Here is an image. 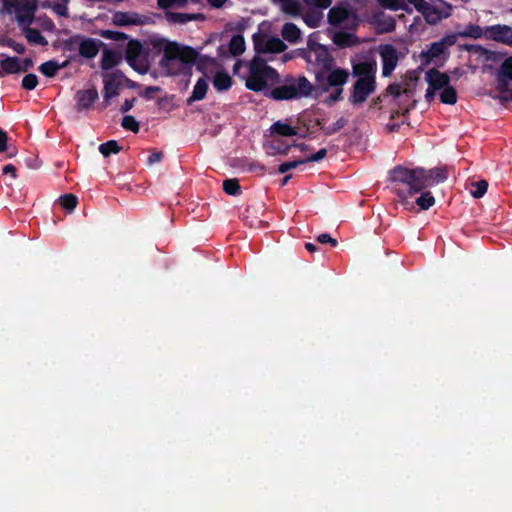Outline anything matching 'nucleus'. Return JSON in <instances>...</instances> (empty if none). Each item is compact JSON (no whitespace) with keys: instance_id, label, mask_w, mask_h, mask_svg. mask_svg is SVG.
I'll list each match as a JSON object with an SVG mask.
<instances>
[{"instance_id":"nucleus-1","label":"nucleus","mask_w":512,"mask_h":512,"mask_svg":"<svg viewBox=\"0 0 512 512\" xmlns=\"http://www.w3.org/2000/svg\"><path fill=\"white\" fill-rule=\"evenodd\" d=\"M447 179L446 171L442 168L425 170L423 168L407 169L396 167L391 171V180L405 184L409 193L414 194L422 189L437 185Z\"/></svg>"},{"instance_id":"nucleus-2","label":"nucleus","mask_w":512,"mask_h":512,"mask_svg":"<svg viewBox=\"0 0 512 512\" xmlns=\"http://www.w3.org/2000/svg\"><path fill=\"white\" fill-rule=\"evenodd\" d=\"M376 71L375 61H363L353 65V74L358 78L349 99L353 105H361L375 91Z\"/></svg>"},{"instance_id":"nucleus-3","label":"nucleus","mask_w":512,"mask_h":512,"mask_svg":"<svg viewBox=\"0 0 512 512\" xmlns=\"http://www.w3.org/2000/svg\"><path fill=\"white\" fill-rule=\"evenodd\" d=\"M196 58L197 52L193 48L169 42L164 47L160 65L169 75H177L185 72Z\"/></svg>"},{"instance_id":"nucleus-4","label":"nucleus","mask_w":512,"mask_h":512,"mask_svg":"<svg viewBox=\"0 0 512 512\" xmlns=\"http://www.w3.org/2000/svg\"><path fill=\"white\" fill-rule=\"evenodd\" d=\"M278 80V73L275 69L268 66L265 60L255 58L251 61L249 75L246 79V87L248 89L259 92L267 87L274 86Z\"/></svg>"},{"instance_id":"nucleus-5","label":"nucleus","mask_w":512,"mask_h":512,"mask_svg":"<svg viewBox=\"0 0 512 512\" xmlns=\"http://www.w3.org/2000/svg\"><path fill=\"white\" fill-rule=\"evenodd\" d=\"M349 76L348 70L334 66L327 72H316V82L324 92L334 88V91L325 99L326 103L333 104L342 98L343 86L348 82Z\"/></svg>"},{"instance_id":"nucleus-6","label":"nucleus","mask_w":512,"mask_h":512,"mask_svg":"<svg viewBox=\"0 0 512 512\" xmlns=\"http://www.w3.org/2000/svg\"><path fill=\"white\" fill-rule=\"evenodd\" d=\"M313 85L304 76L291 78L274 88L270 96L275 100H291L303 97H309L312 94Z\"/></svg>"},{"instance_id":"nucleus-7","label":"nucleus","mask_w":512,"mask_h":512,"mask_svg":"<svg viewBox=\"0 0 512 512\" xmlns=\"http://www.w3.org/2000/svg\"><path fill=\"white\" fill-rule=\"evenodd\" d=\"M418 11L425 21L435 25L451 15L452 6L444 0H407Z\"/></svg>"},{"instance_id":"nucleus-8","label":"nucleus","mask_w":512,"mask_h":512,"mask_svg":"<svg viewBox=\"0 0 512 512\" xmlns=\"http://www.w3.org/2000/svg\"><path fill=\"white\" fill-rule=\"evenodd\" d=\"M309 70L316 72H327L334 66V58L328 49L312 40H309L307 48L303 53Z\"/></svg>"},{"instance_id":"nucleus-9","label":"nucleus","mask_w":512,"mask_h":512,"mask_svg":"<svg viewBox=\"0 0 512 512\" xmlns=\"http://www.w3.org/2000/svg\"><path fill=\"white\" fill-rule=\"evenodd\" d=\"M420 74V71L408 72L402 82L390 85L387 92L395 97H400L401 95H406L407 97L413 96Z\"/></svg>"},{"instance_id":"nucleus-10","label":"nucleus","mask_w":512,"mask_h":512,"mask_svg":"<svg viewBox=\"0 0 512 512\" xmlns=\"http://www.w3.org/2000/svg\"><path fill=\"white\" fill-rule=\"evenodd\" d=\"M282 10L289 15L296 16L301 13L303 5L307 8H327L332 0H277Z\"/></svg>"},{"instance_id":"nucleus-11","label":"nucleus","mask_w":512,"mask_h":512,"mask_svg":"<svg viewBox=\"0 0 512 512\" xmlns=\"http://www.w3.org/2000/svg\"><path fill=\"white\" fill-rule=\"evenodd\" d=\"M428 88L426 90L425 98L427 101H431L437 91L441 92L446 86L449 85V76L445 73H441L435 69H431L426 72L425 76Z\"/></svg>"},{"instance_id":"nucleus-12","label":"nucleus","mask_w":512,"mask_h":512,"mask_svg":"<svg viewBox=\"0 0 512 512\" xmlns=\"http://www.w3.org/2000/svg\"><path fill=\"white\" fill-rule=\"evenodd\" d=\"M456 38L454 35H448L442 38L438 42L430 44L427 49H424L420 53V58L423 63H429L434 58H437L444 53L445 49L449 46L454 45Z\"/></svg>"},{"instance_id":"nucleus-13","label":"nucleus","mask_w":512,"mask_h":512,"mask_svg":"<svg viewBox=\"0 0 512 512\" xmlns=\"http://www.w3.org/2000/svg\"><path fill=\"white\" fill-rule=\"evenodd\" d=\"M378 53L382 60V74L383 76H389L396 68L399 55L395 47L390 44L380 45Z\"/></svg>"},{"instance_id":"nucleus-14","label":"nucleus","mask_w":512,"mask_h":512,"mask_svg":"<svg viewBox=\"0 0 512 512\" xmlns=\"http://www.w3.org/2000/svg\"><path fill=\"white\" fill-rule=\"evenodd\" d=\"M255 49L258 53H279L286 49V45L277 37L261 36L255 39Z\"/></svg>"},{"instance_id":"nucleus-15","label":"nucleus","mask_w":512,"mask_h":512,"mask_svg":"<svg viewBox=\"0 0 512 512\" xmlns=\"http://www.w3.org/2000/svg\"><path fill=\"white\" fill-rule=\"evenodd\" d=\"M484 36L488 39H492L497 42L504 43L506 45L512 42V28L507 25H492L488 26L484 30Z\"/></svg>"},{"instance_id":"nucleus-16","label":"nucleus","mask_w":512,"mask_h":512,"mask_svg":"<svg viewBox=\"0 0 512 512\" xmlns=\"http://www.w3.org/2000/svg\"><path fill=\"white\" fill-rule=\"evenodd\" d=\"M328 20L333 26L344 27L353 20V17L346 8L333 7L328 13Z\"/></svg>"},{"instance_id":"nucleus-17","label":"nucleus","mask_w":512,"mask_h":512,"mask_svg":"<svg viewBox=\"0 0 512 512\" xmlns=\"http://www.w3.org/2000/svg\"><path fill=\"white\" fill-rule=\"evenodd\" d=\"M510 81H512V57L506 58L500 66L497 75L498 89L501 92L507 91Z\"/></svg>"},{"instance_id":"nucleus-18","label":"nucleus","mask_w":512,"mask_h":512,"mask_svg":"<svg viewBox=\"0 0 512 512\" xmlns=\"http://www.w3.org/2000/svg\"><path fill=\"white\" fill-rule=\"evenodd\" d=\"M98 98V92L95 89L81 90L76 94L75 108L78 112L88 110Z\"/></svg>"},{"instance_id":"nucleus-19","label":"nucleus","mask_w":512,"mask_h":512,"mask_svg":"<svg viewBox=\"0 0 512 512\" xmlns=\"http://www.w3.org/2000/svg\"><path fill=\"white\" fill-rule=\"evenodd\" d=\"M122 76L119 73L108 74L104 80V99L108 100L118 95Z\"/></svg>"},{"instance_id":"nucleus-20","label":"nucleus","mask_w":512,"mask_h":512,"mask_svg":"<svg viewBox=\"0 0 512 512\" xmlns=\"http://www.w3.org/2000/svg\"><path fill=\"white\" fill-rule=\"evenodd\" d=\"M27 69L26 66H22L20 60L16 57H6L0 59V77L5 74L17 73L20 71H25Z\"/></svg>"},{"instance_id":"nucleus-21","label":"nucleus","mask_w":512,"mask_h":512,"mask_svg":"<svg viewBox=\"0 0 512 512\" xmlns=\"http://www.w3.org/2000/svg\"><path fill=\"white\" fill-rule=\"evenodd\" d=\"M209 87V78L206 76L201 77L196 84L194 85L192 95L188 99V103H192L193 101L202 100L208 90Z\"/></svg>"},{"instance_id":"nucleus-22","label":"nucleus","mask_w":512,"mask_h":512,"mask_svg":"<svg viewBox=\"0 0 512 512\" xmlns=\"http://www.w3.org/2000/svg\"><path fill=\"white\" fill-rule=\"evenodd\" d=\"M121 60V56L111 50H105L102 55L101 59V67L104 70H109L113 68L114 66L118 65Z\"/></svg>"},{"instance_id":"nucleus-23","label":"nucleus","mask_w":512,"mask_h":512,"mask_svg":"<svg viewBox=\"0 0 512 512\" xmlns=\"http://www.w3.org/2000/svg\"><path fill=\"white\" fill-rule=\"evenodd\" d=\"M281 34L285 40L295 43L300 39L301 31L295 24L286 23L283 26Z\"/></svg>"},{"instance_id":"nucleus-24","label":"nucleus","mask_w":512,"mask_h":512,"mask_svg":"<svg viewBox=\"0 0 512 512\" xmlns=\"http://www.w3.org/2000/svg\"><path fill=\"white\" fill-rule=\"evenodd\" d=\"M232 85L231 77L225 72H217L213 78V86L218 91H225Z\"/></svg>"},{"instance_id":"nucleus-25","label":"nucleus","mask_w":512,"mask_h":512,"mask_svg":"<svg viewBox=\"0 0 512 512\" xmlns=\"http://www.w3.org/2000/svg\"><path fill=\"white\" fill-rule=\"evenodd\" d=\"M80 54L87 58H93L97 55L99 48L98 44L91 39H87L81 42L79 48Z\"/></svg>"},{"instance_id":"nucleus-26","label":"nucleus","mask_w":512,"mask_h":512,"mask_svg":"<svg viewBox=\"0 0 512 512\" xmlns=\"http://www.w3.org/2000/svg\"><path fill=\"white\" fill-rule=\"evenodd\" d=\"M22 32L30 44L42 46L47 44V40L36 29L28 27L22 30Z\"/></svg>"},{"instance_id":"nucleus-27","label":"nucleus","mask_w":512,"mask_h":512,"mask_svg":"<svg viewBox=\"0 0 512 512\" xmlns=\"http://www.w3.org/2000/svg\"><path fill=\"white\" fill-rule=\"evenodd\" d=\"M16 13V20L21 28V30H24L25 28H28L29 25L33 22L34 19V12L33 11H23L20 9H15Z\"/></svg>"},{"instance_id":"nucleus-28","label":"nucleus","mask_w":512,"mask_h":512,"mask_svg":"<svg viewBox=\"0 0 512 512\" xmlns=\"http://www.w3.org/2000/svg\"><path fill=\"white\" fill-rule=\"evenodd\" d=\"M333 42L341 47H348L355 43V37L349 32H335L333 35Z\"/></svg>"},{"instance_id":"nucleus-29","label":"nucleus","mask_w":512,"mask_h":512,"mask_svg":"<svg viewBox=\"0 0 512 512\" xmlns=\"http://www.w3.org/2000/svg\"><path fill=\"white\" fill-rule=\"evenodd\" d=\"M229 51L234 56L240 55L245 51V40L241 35L232 37L229 43Z\"/></svg>"},{"instance_id":"nucleus-30","label":"nucleus","mask_w":512,"mask_h":512,"mask_svg":"<svg viewBox=\"0 0 512 512\" xmlns=\"http://www.w3.org/2000/svg\"><path fill=\"white\" fill-rule=\"evenodd\" d=\"M141 52V46L138 43H130L126 51V60L130 66L136 68V62Z\"/></svg>"},{"instance_id":"nucleus-31","label":"nucleus","mask_w":512,"mask_h":512,"mask_svg":"<svg viewBox=\"0 0 512 512\" xmlns=\"http://www.w3.org/2000/svg\"><path fill=\"white\" fill-rule=\"evenodd\" d=\"M272 131L281 136H294L297 134V129L295 127L280 121L273 124Z\"/></svg>"},{"instance_id":"nucleus-32","label":"nucleus","mask_w":512,"mask_h":512,"mask_svg":"<svg viewBox=\"0 0 512 512\" xmlns=\"http://www.w3.org/2000/svg\"><path fill=\"white\" fill-rule=\"evenodd\" d=\"M440 100L444 104H455L457 101V94L455 89L448 85L440 92Z\"/></svg>"},{"instance_id":"nucleus-33","label":"nucleus","mask_w":512,"mask_h":512,"mask_svg":"<svg viewBox=\"0 0 512 512\" xmlns=\"http://www.w3.org/2000/svg\"><path fill=\"white\" fill-rule=\"evenodd\" d=\"M323 18V14L322 12L318 11V10H311L309 13H307L304 17V21L305 23L311 27V28H315V27H318L321 20Z\"/></svg>"},{"instance_id":"nucleus-34","label":"nucleus","mask_w":512,"mask_h":512,"mask_svg":"<svg viewBox=\"0 0 512 512\" xmlns=\"http://www.w3.org/2000/svg\"><path fill=\"white\" fill-rule=\"evenodd\" d=\"M64 66H65V64L60 65V64H58L56 61H48V62L43 63V64L40 66L39 70H40L44 75H46V76H48V77H52V76H54V75L56 74V72H57L60 68H62V67H64Z\"/></svg>"},{"instance_id":"nucleus-35","label":"nucleus","mask_w":512,"mask_h":512,"mask_svg":"<svg viewBox=\"0 0 512 512\" xmlns=\"http://www.w3.org/2000/svg\"><path fill=\"white\" fill-rule=\"evenodd\" d=\"M416 204L421 209L427 210L435 204V198L430 192H424L416 199Z\"/></svg>"},{"instance_id":"nucleus-36","label":"nucleus","mask_w":512,"mask_h":512,"mask_svg":"<svg viewBox=\"0 0 512 512\" xmlns=\"http://www.w3.org/2000/svg\"><path fill=\"white\" fill-rule=\"evenodd\" d=\"M113 20L117 25H120V26H125V25H130V24L136 23L135 15L123 13V12L116 13L114 15Z\"/></svg>"},{"instance_id":"nucleus-37","label":"nucleus","mask_w":512,"mask_h":512,"mask_svg":"<svg viewBox=\"0 0 512 512\" xmlns=\"http://www.w3.org/2000/svg\"><path fill=\"white\" fill-rule=\"evenodd\" d=\"M99 151L104 157H108L112 153H118L120 151V147L115 140H110L104 144H101Z\"/></svg>"},{"instance_id":"nucleus-38","label":"nucleus","mask_w":512,"mask_h":512,"mask_svg":"<svg viewBox=\"0 0 512 512\" xmlns=\"http://www.w3.org/2000/svg\"><path fill=\"white\" fill-rule=\"evenodd\" d=\"M471 186H472V188L470 190L471 195L474 198H481L482 196H484V194L487 191L488 183L485 180H480L478 182L472 183Z\"/></svg>"},{"instance_id":"nucleus-39","label":"nucleus","mask_w":512,"mask_h":512,"mask_svg":"<svg viewBox=\"0 0 512 512\" xmlns=\"http://www.w3.org/2000/svg\"><path fill=\"white\" fill-rule=\"evenodd\" d=\"M383 6L391 9V10H408L407 9V0H381Z\"/></svg>"},{"instance_id":"nucleus-40","label":"nucleus","mask_w":512,"mask_h":512,"mask_svg":"<svg viewBox=\"0 0 512 512\" xmlns=\"http://www.w3.org/2000/svg\"><path fill=\"white\" fill-rule=\"evenodd\" d=\"M223 189L229 195H237L240 191V185L236 179H227L223 182Z\"/></svg>"},{"instance_id":"nucleus-41","label":"nucleus","mask_w":512,"mask_h":512,"mask_svg":"<svg viewBox=\"0 0 512 512\" xmlns=\"http://www.w3.org/2000/svg\"><path fill=\"white\" fill-rule=\"evenodd\" d=\"M122 126L130 130L134 133H137L139 131V123L138 121L131 115L124 116L122 119Z\"/></svg>"},{"instance_id":"nucleus-42","label":"nucleus","mask_w":512,"mask_h":512,"mask_svg":"<svg viewBox=\"0 0 512 512\" xmlns=\"http://www.w3.org/2000/svg\"><path fill=\"white\" fill-rule=\"evenodd\" d=\"M346 122H347L346 119L341 117L338 120H336L334 123H332L331 125L323 128V131L326 135H332V134L336 133L337 131H339L341 128H343L346 125Z\"/></svg>"},{"instance_id":"nucleus-43","label":"nucleus","mask_w":512,"mask_h":512,"mask_svg":"<svg viewBox=\"0 0 512 512\" xmlns=\"http://www.w3.org/2000/svg\"><path fill=\"white\" fill-rule=\"evenodd\" d=\"M60 203L65 209L72 211L77 205V197L73 194H66L60 198Z\"/></svg>"},{"instance_id":"nucleus-44","label":"nucleus","mask_w":512,"mask_h":512,"mask_svg":"<svg viewBox=\"0 0 512 512\" xmlns=\"http://www.w3.org/2000/svg\"><path fill=\"white\" fill-rule=\"evenodd\" d=\"M38 0H19L15 9H20L23 11H35L37 8Z\"/></svg>"},{"instance_id":"nucleus-45","label":"nucleus","mask_w":512,"mask_h":512,"mask_svg":"<svg viewBox=\"0 0 512 512\" xmlns=\"http://www.w3.org/2000/svg\"><path fill=\"white\" fill-rule=\"evenodd\" d=\"M38 79L35 74H27L22 80V86L27 90H32L37 86Z\"/></svg>"},{"instance_id":"nucleus-46","label":"nucleus","mask_w":512,"mask_h":512,"mask_svg":"<svg viewBox=\"0 0 512 512\" xmlns=\"http://www.w3.org/2000/svg\"><path fill=\"white\" fill-rule=\"evenodd\" d=\"M169 18L174 22L186 23L192 19H195L196 15L177 13V14H170Z\"/></svg>"},{"instance_id":"nucleus-47","label":"nucleus","mask_w":512,"mask_h":512,"mask_svg":"<svg viewBox=\"0 0 512 512\" xmlns=\"http://www.w3.org/2000/svg\"><path fill=\"white\" fill-rule=\"evenodd\" d=\"M303 163H306V161H304V160H296V161L285 162V163H283V164H281L279 166L278 171H279V173L284 174L287 171H289L290 169H294L298 165L303 164Z\"/></svg>"},{"instance_id":"nucleus-48","label":"nucleus","mask_w":512,"mask_h":512,"mask_svg":"<svg viewBox=\"0 0 512 512\" xmlns=\"http://www.w3.org/2000/svg\"><path fill=\"white\" fill-rule=\"evenodd\" d=\"M473 38H480L484 35V31L479 26H469L468 30L463 34Z\"/></svg>"},{"instance_id":"nucleus-49","label":"nucleus","mask_w":512,"mask_h":512,"mask_svg":"<svg viewBox=\"0 0 512 512\" xmlns=\"http://www.w3.org/2000/svg\"><path fill=\"white\" fill-rule=\"evenodd\" d=\"M327 155V150L325 148H322L320 149L317 153L309 156L307 159H305L304 161L307 162H317V161H320L322 160L323 158H325Z\"/></svg>"},{"instance_id":"nucleus-50","label":"nucleus","mask_w":512,"mask_h":512,"mask_svg":"<svg viewBox=\"0 0 512 512\" xmlns=\"http://www.w3.org/2000/svg\"><path fill=\"white\" fill-rule=\"evenodd\" d=\"M5 45L11 47L14 51H16L19 54H22L25 51V48L22 44L17 43L11 39L6 40Z\"/></svg>"},{"instance_id":"nucleus-51","label":"nucleus","mask_w":512,"mask_h":512,"mask_svg":"<svg viewBox=\"0 0 512 512\" xmlns=\"http://www.w3.org/2000/svg\"><path fill=\"white\" fill-rule=\"evenodd\" d=\"M52 10L60 15V16H66L67 15V7L65 2L57 3L52 6Z\"/></svg>"},{"instance_id":"nucleus-52","label":"nucleus","mask_w":512,"mask_h":512,"mask_svg":"<svg viewBox=\"0 0 512 512\" xmlns=\"http://www.w3.org/2000/svg\"><path fill=\"white\" fill-rule=\"evenodd\" d=\"M162 157H163L162 152L155 151L149 155V157L147 159V164L150 166L154 165V164L160 162Z\"/></svg>"},{"instance_id":"nucleus-53","label":"nucleus","mask_w":512,"mask_h":512,"mask_svg":"<svg viewBox=\"0 0 512 512\" xmlns=\"http://www.w3.org/2000/svg\"><path fill=\"white\" fill-rule=\"evenodd\" d=\"M320 243H330L332 246L337 245L336 239L332 238L329 234H320L317 238Z\"/></svg>"},{"instance_id":"nucleus-54","label":"nucleus","mask_w":512,"mask_h":512,"mask_svg":"<svg viewBox=\"0 0 512 512\" xmlns=\"http://www.w3.org/2000/svg\"><path fill=\"white\" fill-rule=\"evenodd\" d=\"M186 0H159L160 6L168 8L174 5H182Z\"/></svg>"},{"instance_id":"nucleus-55","label":"nucleus","mask_w":512,"mask_h":512,"mask_svg":"<svg viewBox=\"0 0 512 512\" xmlns=\"http://www.w3.org/2000/svg\"><path fill=\"white\" fill-rule=\"evenodd\" d=\"M7 141V134L2 129H0V152L7 150Z\"/></svg>"},{"instance_id":"nucleus-56","label":"nucleus","mask_w":512,"mask_h":512,"mask_svg":"<svg viewBox=\"0 0 512 512\" xmlns=\"http://www.w3.org/2000/svg\"><path fill=\"white\" fill-rule=\"evenodd\" d=\"M135 101H136L135 99H127V100H125L124 104L121 107V111L123 113L128 112L134 106Z\"/></svg>"},{"instance_id":"nucleus-57","label":"nucleus","mask_w":512,"mask_h":512,"mask_svg":"<svg viewBox=\"0 0 512 512\" xmlns=\"http://www.w3.org/2000/svg\"><path fill=\"white\" fill-rule=\"evenodd\" d=\"M3 173L11 174L13 178H16V168H15V166H13L11 164L4 166Z\"/></svg>"},{"instance_id":"nucleus-58","label":"nucleus","mask_w":512,"mask_h":512,"mask_svg":"<svg viewBox=\"0 0 512 512\" xmlns=\"http://www.w3.org/2000/svg\"><path fill=\"white\" fill-rule=\"evenodd\" d=\"M208 3L214 8H221L227 0H207Z\"/></svg>"},{"instance_id":"nucleus-59","label":"nucleus","mask_w":512,"mask_h":512,"mask_svg":"<svg viewBox=\"0 0 512 512\" xmlns=\"http://www.w3.org/2000/svg\"><path fill=\"white\" fill-rule=\"evenodd\" d=\"M305 247H306V249H307L308 251H310V252H314V251L316 250V246H315L314 244H312V243H307V244L305 245Z\"/></svg>"},{"instance_id":"nucleus-60","label":"nucleus","mask_w":512,"mask_h":512,"mask_svg":"<svg viewBox=\"0 0 512 512\" xmlns=\"http://www.w3.org/2000/svg\"><path fill=\"white\" fill-rule=\"evenodd\" d=\"M13 0H4L5 9H9V6L12 4Z\"/></svg>"},{"instance_id":"nucleus-61","label":"nucleus","mask_w":512,"mask_h":512,"mask_svg":"<svg viewBox=\"0 0 512 512\" xmlns=\"http://www.w3.org/2000/svg\"><path fill=\"white\" fill-rule=\"evenodd\" d=\"M290 178H291V175L285 176L284 179L282 180V184L286 185Z\"/></svg>"},{"instance_id":"nucleus-62","label":"nucleus","mask_w":512,"mask_h":512,"mask_svg":"<svg viewBox=\"0 0 512 512\" xmlns=\"http://www.w3.org/2000/svg\"><path fill=\"white\" fill-rule=\"evenodd\" d=\"M398 195H399V197H400L402 200H404V199L406 198V196L404 195V193H403V192H401V191H398Z\"/></svg>"},{"instance_id":"nucleus-63","label":"nucleus","mask_w":512,"mask_h":512,"mask_svg":"<svg viewBox=\"0 0 512 512\" xmlns=\"http://www.w3.org/2000/svg\"><path fill=\"white\" fill-rule=\"evenodd\" d=\"M275 153L286 154V153H287V149H284V150H278V151H276Z\"/></svg>"},{"instance_id":"nucleus-64","label":"nucleus","mask_w":512,"mask_h":512,"mask_svg":"<svg viewBox=\"0 0 512 512\" xmlns=\"http://www.w3.org/2000/svg\"><path fill=\"white\" fill-rule=\"evenodd\" d=\"M298 147L301 148L302 150L306 149V145H304V144H300V145H298Z\"/></svg>"}]
</instances>
